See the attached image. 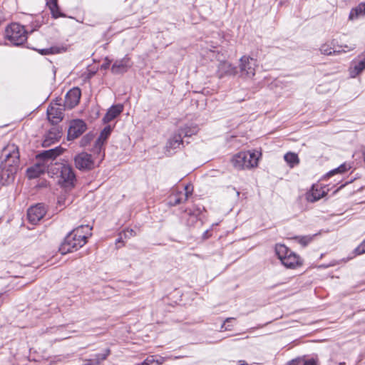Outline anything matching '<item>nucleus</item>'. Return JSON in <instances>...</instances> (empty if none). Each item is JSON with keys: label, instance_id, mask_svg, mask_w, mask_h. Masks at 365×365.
I'll use <instances>...</instances> for the list:
<instances>
[{"label": "nucleus", "instance_id": "1", "mask_svg": "<svg viewBox=\"0 0 365 365\" xmlns=\"http://www.w3.org/2000/svg\"><path fill=\"white\" fill-rule=\"evenodd\" d=\"M92 227L89 225H81L71 231L65 237L59 247L62 255L77 250L83 247L87 239L91 236Z\"/></svg>", "mask_w": 365, "mask_h": 365}, {"label": "nucleus", "instance_id": "35", "mask_svg": "<svg viewBox=\"0 0 365 365\" xmlns=\"http://www.w3.org/2000/svg\"><path fill=\"white\" fill-rule=\"evenodd\" d=\"M296 239L298 240L299 244L303 246H306L311 242L312 237L310 236H302L297 237Z\"/></svg>", "mask_w": 365, "mask_h": 365}, {"label": "nucleus", "instance_id": "5", "mask_svg": "<svg viewBox=\"0 0 365 365\" xmlns=\"http://www.w3.org/2000/svg\"><path fill=\"white\" fill-rule=\"evenodd\" d=\"M257 68V60L248 56H243L240 59L239 69L240 77L245 79H252Z\"/></svg>", "mask_w": 365, "mask_h": 365}, {"label": "nucleus", "instance_id": "15", "mask_svg": "<svg viewBox=\"0 0 365 365\" xmlns=\"http://www.w3.org/2000/svg\"><path fill=\"white\" fill-rule=\"evenodd\" d=\"M365 69V53H361L357 58L351 61L349 68V73L351 78H356Z\"/></svg>", "mask_w": 365, "mask_h": 365}, {"label": "nucleus", "instance_id": "46", "mask_svg": "<svg viewBox=\"0 0 365 365\" xmlns=\"http://www.w3.org/2000/svg\"><path fill=\"white\" fill-rule=\"evenodd\" d=\"M120 240H121V238H120V239H118V242H120Z\"/></svg>", "mask_w": 365, "mask_h": 365}, {"label": "nucleus", "instance_id": "30", "mask_svg": "<svg viewBox=\"0 0 365 365\" xmlns=\"http://www.w3.org/2000/svg\"><path fill=\"white\" fill-rule=\"evenodd\" d=\"M42 24V21L41 20L40 17H36L31 22V24L29 26V28L27 30L30 29V32H34V31L37 30Z\"/></svg>", "mask_w": 365, "mask_h": 365}, {"label": "nucleus", "instance_id": "27", "mask_svg": "<svg viewBox=\"0 0 365 365\" xmlns=\"http://www.w3.org/2000/svg\"><path fill=\"white\" fill-rule=\"evenodd\" d=\"M37 51L41 55H49L59 53L65 50L63 47L51 46L47 48L38 49Z\"/></svg>", "mask_w": 365, "mask_h": 365}, {"label": "nucleus", "instance_id": "39", "mask_svg": "<svg viewBox=\"0 0 365 365\" xmlns=\"http://www.w3.org/2000/svg\"><path fill=\"white\" fill-rule=\"evenodd\" d=\"M165 361V358L163 356H158L157 359H155L153 362H155L157 364H163Z\"/></svg>", "mask_w": 365, "mask_h": 365}, {"label": "nucleus", "instance_id": "9", "mask_svg": "<svg viewBox=\"0 0 365 365\" xmlns=\"http://www.w3.org/2000/svg\"><path fill=\"white\" fill-rule=\"evenodd\" d=\"M87 129L86 123L81 119H74L70 121L67 139L73 140L81 135Z\"/></svg>", "mask_w": 365, "mask_h": 365}, {"label": "nucleus", "instance_id": "29", "mask_svg": "<svg viewBox=\"0 0 365 365\" xmlns=\"http://www.w3.org/2000/svg\"><path fill=\"white\" fill-rule=\"evenodd\" d=\"M320 51L321 53L324 55H331L332 53L341 52V50H336L335 48H332L330 45L327 43L322 45Z\"/></svg>", "mask_w": 365, "mask_h": 365}, {"label": "nucleus", "instance_id": "16", "mask_svg": "<svg viewBox=\"0 0 365 365\" xmlns=\"http://www.w3.org/2000/svg\"><path fill=\"white\" fill-rule=\"evenodd\" d=\"M46 211L43 204H37L31 207L27 212V216L29 222L32 224H36L43 217Z\"/></svg>", "mask_w": 365, "mask_h": 365}, {"label": "nucleus", "instance_id": "7", "mask_svg": "<svg viewBox=\"0 0 365 365\" xmlns=\"http://www.w3.org/2000/svg\"><path fill=\"white\" fill-rule=\"evenodd\" d=\"M63 148L61 146H58L48 150H44L36 155V160L48 168L56 158L63 153Z\"/></svg>", "mask_w": 365, "mask_h": 365}, {"label": "nucleus", "instance_id": "24", "mask_svg": "<svg viewBox=\"0 0 365 365\" xmlns=\"http://www.w3.org/2000/svg\"><path fill=\"white\" fill-rule=\"evenodd\" d=\"M110 353L109 349H106L103 353L96 355L95 358L87 360L83 365H99L101 361L105 360Z\"/></svg>", "mask_w": 365, "mask_h": 365}, {"label": "nucleus", "instance_id": "43", "mask_svg": "<svg viewBox=\"0 0 365 365\" xmlns=\"http://www.w3.org/2000/svg\"><path fill=\"white\" fill-rule=\"evenodd\" d=\"M53 5L57 6V0H53Z\"/></svg>", "mask_w": 365, "mask_h": 365}, {"label": "nucleus", "instance_id": "3", "mask_svg": "<svg viewBox=\"0 0 365 365\" xmlns=\"http://www.w3.org/2000/svg\"><path fill=\"white\" fill-rule=\"evenodd\" d=\"M29 31L18 23H12L5 29V37L14 46H21L27 40Z\"/></svg>", "mask_w": 365, "mask_h": 365}, {"label": "nucleus", "instance_id": "19", "mask_svg": "<svg viewBox=\"0 0 365 365\" xmlns=\"http://www.w3.org/2000/svg\"><path fill=\"white\" fill-rule=\"evenodd\" d=\"M237 73V69L227 61H220L217 68V76L222 78L225 76H235Z\"/></svg>", "mask_w": 365, "mask_h": 365}, {"label": "nucleus", "instance_id": "13", "mask_svg": "<svg viewBox=\"0 0 365 365\" xmlns=\"http://www.w3.org/2000/svg\"><path fill=\"white\" fill-rule=\"evenodd\" d=\"M63 106L57 103H51L47 108V118L53 125L59 123L63 118Z\"/></svg>", "mask_w": 365, "mask_h": 365}, {"label": "nucleus", "instance_id": "6", "mask_svg": "<svg viewBox=\"0 0 365 365\" xmlns=\"http://www.w3.org/2000/svg\"><path fill=\"white\" fill-rule=\"evenodd\" d=\"M58 170H60L59 184L66 188L73 187L76 180V176L71 167L64 164L58 165Z\"/></svg>", "mask_w": 365, "mask_h": 365}, {"label": "nucleus", "instance_id": "23", "mask_svg": "<svg viewBox=\"0 0 365 365\" xmlns=\"http://www.w3.org/2000/svg\"><path fill=\"white\" fill-rule=\"evenodd\" d=\"M365 16V2L360 3L353 8L349 14V19L354 20L359 17Z\"/></svg>", "mask_w": 365, "mask_h": 365}, {"label": "nucleus", "instance_id": "28", "mask_svg": "<svg viewBox=\"0 0 365 365\" xmlns=\"http://www.w3.org/2000/svg\"><path fill=\"white\" fill-rule=\"evenodd\" d=\"M96 137V133L93 132H89L86 135H85L80 141V145L81 147H86L89 145L92 141L94 140Z\"/></svg>", "mask_w": 365, "mask_h": 365}, {"label": "nucleus", "instance_id": "18", "mask_svg": "<svg viewBox=\"0 0 365 365\" xmlns=\"http://www.w3.org/2000/svg\"><path fill=\"white\" fill-rule=\"evenodd\" d=\"M183 143L182 133L178 131L175 133L168 140L165 150L170 154L174 153L176 149L180 148Z\"/></svg>", "mask_w": 365, "mask_h": 365}, {"label": "nucleus", "instance_id": "21", "mask_svg": "<svg viewBox=\"0 0 365 365\" xmlns=\"http://www.w3.org/2000/svg\"><path fill=\"white\" fill-rule=\"evenodd\" d=\"M325 193L319 185H313L312 189L306 193V199L310 202H314L324 197Z\"/></svg>", "mask_w": 365, "mask_h": 365}, {"label": "nucleus", "instance_id": "38", "mask_svg": "<svg viewBox=\"0 0 365 365\" xmlns=\"http://www.w3.org/2000/svg\"><path fill=\"white\" fill-rule=\"evenodd\" d=\"M232 319H235V318H232V317H228L227 318L223 324L221 326V329L222 330H230V329L227 328V327H225V323L227 322H229L230 321L232 320Z\"/></svg>", "mask_w": 365, "mask_h": 365}, {"label": "nucleus", "instance_id": "44", "mask_svg": "<svg viewBox=\"0 0 365 365\" xmlns=\"http://www.w3.org/2000/svg\"><path fill=\"white\" fill-rule=\"evenodd\" d=\"M128 232H129L131 235L133 232V230L128 231Z\"/></svg>", "mask_w": 365, "mask_h": 365}, {"label": "nucleus", "instance_id": "37", "mask_svg": "<svg viewBox=\"0 0 365 365\" xmlns=\"http://www.w3.org/2000/svg\"><path fill=\"white\" fill-rule=\"evenodd\" d=\"M123 110V106L122 104H115V117L120 114Z\"/></svg>", "mask_w": 365, "mask_h": 365}, {"label": "nucleus", "instance_id": "25", "mask_svg": "<svg viewBox=\"0 0 365 365\" xmlns=\"http://www.w3.org/2000/svg\"><path fill=\"white\" fill-rule=\"evenodd\" d=\"M284 159L291 168H293L299 163V158L297 154L292 152L287 153L284 155Z\"/></svg>", "mask_w": 365, "mask_h": 365}, {"label": "nucleus", "instance_id": "34", "mask_svg": "<svg viewBox=\"0 0 365 365\" xmlns=\"http://www.w3.org/2000/svg\"><path fill=\"white\" fill-rule=\"evenodd\" d=\"M288 365H316V364L312 360L303 361L299 359L292 361Z\"/></svg>", "mask_w": 365, "mask_h": 365}, {"label": "nucleus", "instance_id": "20", "mask_svg": "<svg viewBox=\"0 0 365 365\" xmlns=\"http://www.w3.org/2000/svg\"><path fill=\"white\" fill-rule=\"evenodd\" d=\"M61 138V131L58 128H53L46 134L42 145L48 147L51 144L58 142Z\"/></svg>", "mask_w": 365, "mask_h": 365}, {"label": "nucleus", "instance_id": "32", "mask_svg": "<svg viewBox=\"0 0 365 365\" xmlns=\"http://www.w3.org/2000/svg\"><path fill=\"white\" fill-rule=\"evenodd\" d=\"M349 168H350V167L348 166L346 164H342L337 168H335V169L331 170L328 173V175L332 176L336 173H343L346 172V170H348Z\"/></svg>", "mask_w": 365, "mask_h": 365}, {"label": "nucleus", "instance_id": "8", "mask_svg": "<svg viewBox=\"0 0 365 365\" xmlns=\"http://www.w3.org/2000/svg\"><path fill=\"white\" fill-rule=\"evenodd\" d=\"M19 164H5V163L1 162L0 165V182L4 185L12 182L19 169Z\"/></svg>", "mask_w": 365, "mask_h": 365}, {"label": "nucleus", "instance_id": "31", "mask_svg": "<svg viewBox=\"0 0 365 365\" xmlns=\"http://www.w3.org/2000/svg\"><path fill=\"white\" fill-rule=\"evenodd\" d=\"M114 119V104H113L108 109V112L103 118L104 123H108Z\"/></svg>", "mask_w": 365, "mask_h": 365}, {"label": "nucleus", "instance_id": "42", "mask_svg": "<svg viewBox=\"0 0 365 365\" xmlns=\"http://www.w3.org/2000/svg\"><path fill=\"white\" fill-rule=\"evenodd\" d=\"M68 338H69V336L68 334H63L60 337L61 339H68Z\"/></svg>", "mask_w": 365, "mask_h": 365}, {"label": "nucleus", "instance_id": "14", "mask_svg": "<svg viewBox=\"0 0 365 365\" xmlns=\"http://www.w3.org/2000/svg\"><path fill=\"white\" fill-rule=\"evenodd\" d=\"M185 192H173L169 197V204L171 206H175L180 203L185 202L187 200L190 195H191L192 189L189 185L184 187Z\"/></svg>", "mask_w": 365, "mask_h": 365}, {"label": "nucleus", "instance_id": "40", "mask_svg": "<svg viewBox=\"0 0 365 365\" xmlns=\"http://www.w3.org/2000/svg\"><path fill=\"white\" fill-rule=\"evenodd\" d=\"M116 70L120 71H123V69L121 68V65H120V64L117 65L115 63V71Z\"/></svg>", "mask_w": 365, "mask_h": 365}, {"label": "nucleus", "instance_id": "12", "mask_svg": "<svg viewBox=\"0 0 365 365\" xmlns=\"http://www.w3.org/2000/svg\"><path fill=\"white\" fill-rule=\"evenodd\" d=\"M112 133V128L110 125H106L100 133L98 137L94 141L93 147L91 148V151L93 154L99 155L103 150L104 144L107 139L109 138Z\"/></svg>", "mask_w": 365, "mask_h": 365}, {"label": "nucleus", "instance_id": "26", "mask_svg": "<svg viewBox=\"0 0 365 365\" xmlns=\"http://www.w3.org/2000/svg\"><path fill=\"white\" fill-rule=\"evenodd\" d=\"M180 133H182V136H192L193 135H195L197 131L198 128L195 125H185L183 128H181L178 130Z\"/></svg>", "mask_w": 365, "mask_h": 365}, {"label": "nucleus", "instance_id": "4", "mask_svg": "<svg viewBox=\"0 0 365 365\" xmlns=\"http://www.w3.org/2000/svg\"><path fill=\"white\" fill-rule=\"evenodd\" d=\"M260 153L258 152H240L232 159L233 166L237 169H250L258 165Z\"/></svg>", "mask_w": 365, "mask_h": 365}, {"label": "nucleus", "instance_id": "11", "mask_svg": "<svg viewBox=\"0 0 365 365\" xmlns=\"http://www.w3.org/2000/svg\"><path fill=\"white\" fill-rule=\"evenodd\" d=\"M76 168L81 170H90L95 167V163L91 154L82 152L74 158Z\"/></svg>", "mask_w": 365, "mask_h": 365}, {"label": "nucleus", "instance_id": "36", "mask_svg": "<svg viewBox=\"0 0 365 365\" xmlns=\"http://www.w3.org/2000/svg\"><path fill=\"white\" fill-rule=\"evenodd\" d=\"M356 255L365 253V240L355 249Z\"/></svg>", "mask_w": 365, "mask_h": 365}, {"label": "nucleus", "instance_id": "2", "mask_svg": "<svg viewBox=\"0 0 365 365\" xmlns=\"http://www.w3.org/2000/svg\"><path fill=\"white\" fill-rule=\"evenodd\" d=\"M274 250L278 259L287 268L295 269L302 265L301 257L284 245L277 244Z\"/></svg>", "mask_w": 365, "mask_h": 365}, {"label": "nucleus", "instance_id": "22", "mask_svg": "<svg viewBox=\"0 0 365 365\" xmlns=\"http://www.w3.org/2000/svg\"><path fill=\"white\" fill-rule=\"evenodd\" d=\"M46 169H48L45 165H42L40 162L37 160L36 164L29 168L26 170L27 176L30 179H34L38 178L41 174L43 173Z\"/></svg>", "mask_w": 365, "mask_h": 365}, {"label": "nucleus", "instance_id": "45", "mask_svg": "<svg viewBox=\"0 0 365 365\" xmlns=\"http://www.w3.org/2000/svg\"><path fill=\"white\" fill-rule=\"evenodd\" d=\"M114 69V65L111 66V70L113 71Z\"/></svg>", "mask_w": 365, "mask_h": 365}, {"label": "nucleus", "instance_id": "33", "mask_svg": "<svg viewBox=\"0 0 365 365\" xmlns=\"http://www.w3.org/2000/svg\"><path fill=\"white\" fill-rule=\"evenodd\" d=\"M356 48L355 43H341L339 46V48H341V51L346 52L353 51Z\"/></svg>", "mask_w": 365, "mask_h": 365}, {"label": "nucleus", "instance_id": "41", "mask_svg": "<svg viewBox=\"0 0 365 365\" xmlns=\"http://www.w3.org/2000/svg\"><path fill=\"white\" fill-rule=\"evenodd\" d=\"M129 66V60H128V59H126V60H125V61H124V64H123V65H122V66H125V67H127V66Z\"/></svg>", "mask_w": 365, "mask_h": 365}, {"label": "nucleus", "instance_id": "10", "mask_svg": "<svg viewBox=\"0 0 365 365\" xmlns=\"http://www.w3.org/2000/svg\"><path fill=\"white\" fill-rule=\"evenodd\" d=\"M1 156L4 158L2 161L5 164H19V148L13 143L8 144L1 151Z\"/></svg>", "mask_w": 365, "mask_h": 365}, {"label": "nucleus", "instance_id": "17", "mask_svg": "<svg viewBox=\"0 0 365 365\" xmlns=\"http://www.w3.org/2000/svg\"><path fill=\"white\" fill-rule=\"evenodd\" d=\"M81 92L78 88L71 89L66 95L63 107L71 109L78 105L80 101Z\"/></svg>", "mask_w": 365, "mask_h": 365}]
</instances>
